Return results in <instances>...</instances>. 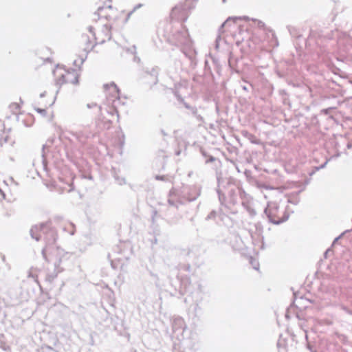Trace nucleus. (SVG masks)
Here are the masks:
<instances>
[{
    "label": "nucleus",
    "instance_id": "1",
    "mask_svg": "<svg viewBox=\"0 0 352 352\" xmlns=\"http://www.w3.org/2000/svg\"><path fill=\"white\" fill-rule=\"evenodd\" d=\"M238 18H228L222 25L221 34L227 43L235 42L240 44L243 42L250 41V33L246 30H240L236 21Z\"/></svg>",
    "mask_w": 352,
    "mask_h": 352
},
{
    "label": "nucleus",
    "instance_id": "2",
    "mask_svg": "<svg viewBox=\"0 0 352 352\" xmlns=\"http://www.w3.org/2000/svg\"><path fill=\"white\" fill-rule=\"evenodd\" d=\"M56 83L58 85H76L79 82V72L77 69H66L64 66L57 65L53 70Z\"/></svg>",
    "mask_w": 352,
    "mask_h": 352
},
{
    "label": "nucleus",
    "instance_id": "3",
    "mask_svg": "<svg viewBox=\"0 0 352 352\" xmlns=\"http://www.w3.org/2000/svg\"><path fill=\"white\" fill-rule=\"evenodd\" d=\"M265 213L270 221L274 224L280 223L288 219V216H286L284 212L279 210V206L276 202H270L265 210Z\"/></svg>",
    "mask_w": 352,
    "mask_h": 352
},
{
    "label": "nucleus",
    "instance_id": "4",
    "mask_svg": "<svg viewBox=\"0 0 352 352\" xmlns=\"http://www.w3.org/2000/svg\"><path fill=\"white\" fill-rule=\"evenodd\" d=\"M54 98L52 95L46 93L41 94L35 104V110L43 116L46 114L47 110L54 104Z\"/></svg>",
    "mask_w": 352,
    "mask_h": 352
},
{
    "label": "nucleus",
    "instance_id": "5",
    "mask_svg": "<svg viewBox=\"0 0 352 352\" xmlns=\"http://www.w3.org/2000/svg\"><path fill=\"white\" fill-rule=\"evenodd\" d=\"M31 233L32 237L36 241L40 240L43 236H45L46 235H50L52 238L54 242L56 241L54 230L47 224H41L34 226L32 228Z\"/></svg>",
    "mask_w": 352,
    "mask_h": 352
},
{
    "label": "nucleus",
    "instance_id": "6",
    "mask_svg": "<svg viewBox=\"0 0 352 352\" xmlns=\"http://www.w3.org/2000/svg\"><path fill=\"white\" fill-rule=\"evenodd\" d=\"M10 129H6L4 124L0 120V145L3 146V144L8 143L10 141Z\"/></svg>",
    "mask_w": 352,
    "mask_h": 352
},
{
    "label": "nucleus",
    "instance_id": "7",
    "mask_svg": "<svg viewBox=\"0 0 352 352\" xmlns=\"http://www.w3.org/2000/svg\"><path fill=\"white\" fill-rule=\"evenodd\" d=\"M104 87L107 97L113 98H119V89L114 83L105 85Z\"/></svg>",
    "mask_w": 352,
    "mask_h": 352
},
{
    "label": "nucleus",
    "instance_id": "8",
    "mask_svg": "<svg viewBox=\"0 0 352 352\" xmlns=\"http://www.w3.org/2000/svg\"><path fill=\"white\" fill-rule=\"evenodd\" d=\"M185 329V322L181 318H176L173 322V329L174 332L179 331L180 334H182Z\"/></svg>",
    "mask_w": 352,
    "mask_h": 352
},
{
    "label": "nucleus",
    "instance_id": "9",
    "mask_svg": "<svg viewBox=\"0 0 352 352\" xmlns=\"http://www.w3.org/2000/svg\"><path fill=\"white\" fill-rule=\"evenodd\" d=\"M21 113V106L18 103L13 102V103L10 104V106L8 107V114L10 113V114L17 116Z\"/></svg>",
    "mask_w": 352,
    "mask_h": 352
},
{
    "label": "nucleus",
    "instance_id": "10",
    "mask_svg": "<svg viewBox=\"0 0 352 352\" xmlns=\"http://www.w3.org/2000/svg\"><path fill=\"white\" fill-rule=\"evenodd\" d=\"M13 210L11 208H3L1 214L5 217H10L12 214Z\"/></svg>",
    "mask_w": 352,
    "mask_h": 352
},
{
    "label": "nucleus",
    "instance_id": "11",
    "mask_svg": "<svg viewBox=\"0 0 352 352\" xmlns=\"http://www.w3.org/2000/svg\"><path fill=\"white\" fill-rule=\"evenodd\" d=\"M252 23L254 25H257L260 28H265V23L263 21H260V20L252 19Z\"/></svg>",
    "mask_w": 352,
    "mask_h": 352
},
{
    "label": "nucleus",
    "instance_id": "12",
    "mask_svg": "<svg viewBox=\"0 0 352 352\" xmlns=\"http://www.w3.org/2000/svg\"><path fill=\"white\" fill-rule=\"evenodd\" d=\"M251 264L252 265L253 267L255 270H258V265L256 263V261L255 260H253L252 258H251Z\"/></svg>",
    "mask_w": 352,
    "mask_h": 352
},
{
    "label": "nucleus",
    "instance_id": "13",
    "mask_svg": "<svg viewBox=\"0 0 352 352\" xmlns=\"http://www.w3.org/2000/svg\"><path fill=\"white\" fill-rule=\"evenodd\" d=\"M216 212L214 211H212L207 217V219H212L215 217Z\"/></svg>",
    "mask_w": 352,
    "mask_h": 352
},
{
    "label": "nucleus",
    "instance_id": "14",
    "mask_svg": "<svg viewBox=\"0 0 352 352\" xmlns=\"http://www.w3.org/2000/svg\"><path fill=\"white\" fill-rule=\"evenodd\" d=\"M0 193L1 195V198L4 199L6 198V195L1 189H0Z\"/></svg>",
    "mask_w": 352,
    "mask_h": 352
}]
</instances>
